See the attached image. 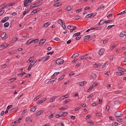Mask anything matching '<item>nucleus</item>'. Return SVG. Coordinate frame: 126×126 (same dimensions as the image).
<instances>
[{
    "label": "nucleus",
    "mask_w": 126,
    "mask_h": 126,
    "mask_svg": "<svg viewBox=\"0 0 126 126\" xmlns=\"http://www.w3.org/2000/svg\"><path fill=\"white\" fill-rule=\"evenodd\" d=\"M34 57H31L28 60V61L31 62L32 60H33Z\"/></svg>",
    "instance_id": "7c9ffc66"
},
{
    "label": "nucleus",
    "mask_w": 126,
    "mask_h": 126,
    "mask_svg": "<svg viewBox=\"0 0 126 126\" xmlns=\"http://www.w3.org/2000/svg\"><path fill=\"white\" fill-rule=\"evenodd\" d=\"M75 27H76L74 26L73 25H69L67 26V28L68 29H70V28H74Z\"/></svg>",
    "instance_id": "aec40b11"
},
{
    "label": "nucleus",
    "mask_w": 126,
    "mask_h": 126,
    "mask_svg": "<svg viewBox=\"0 0 126 126\" xmlns=\"http://www.w3.org/2000/svg\"><path fill=\"white\" fill-rule=\"evenodd\" d=\"M56 63L57 64L60 65V59H59L57 60L56 61Z\"/></svg>",
    "instance_id": "cd10ccee"
},
{
    "label": "nucleus",
    "mask_w": 126,
    "mask_h": 126,
    "mask_svg": "<svg viewBox=\"0 0 126 126\" xmlns=\"http://www.w3.org/2000/svg\"><path fill=\"white\" fill-rule=\"evenodd\" d=\"M15 4V2H13L11 3H10L8 4V6L9 7L11 6H12V5Z\"/></svg>",
    "instance_id": "58836bf2"
},
{
    "label": "nucleus",
    "mask_w": 126,
    "mask_h": 126,
    "mask_svg": "<svg viewBox=\"0 0 126 126\" xmlns=\"http://www.w3.org/2000/svg\"><path fill=\"white\" fill-rule=\"evenodd\" d=\"M104 21V20L103 19H102L101 20H100V22L99 23L98 25L99 26H100L101 25H102L103 24V22H102V21Z\"/></svg>",
    "instance_id": "412c9836"
},
{
    "label": "nucleus",
    "mask_w": 126,
    "mask_h": 126,
    "mask_svg": "<svg viewBox=\"0 0 126 126\" xmlns=\"http://www.w3.org/2000/svg\"><path fill=\"white\" fill-rule=\"evenodd\" d=\"M62 114H63V115H62L63 116H65L67 115L68 113L67 112H63V113Z\"/></svg>",
    "instance_id": "a18cd8bd"
},
{
    "label": "nucleus",
    "mask_w": 126,
    "mask_h": 126,
    "mask_svg": "<svg viewBox=\"0 0 126 126\" xmlns=\"http://www.w3.org/2000/svg\"><path fill=\"white\" fill-rule=\"evenodd\" d=\"M32 42H33L34 43H35L36 42H38L39 41V39H36L35 40H32Z\"/></svg>",
    "instance_id": "e433bc0d"
},
{
    "label": "nucleus",
    "mask_w": 126,
    "mask_h": 126,
    "mask_svg": "<svg viewBox=\"0 0 126 126\" xmlns=\"http://www.w3.org/2000/svg\"><path fill=\"white\" fill-rule=\"evenodd\" d=\"M91 77L93 79H96V75L95 74L93 73L92 74Z\"/></svg>",
    "instance_id": "dca6fc26"
},
{
    "label": "nucleus",
    "mask_w": 126,
    "mask_h": 126,
    "mask_svg": "<svg viewBox=\"0 0 126 126\" xmlns=\"http://www.w3.org/2000/svg\"><path fill=\"white\" fill-rule=\"evenodd\" d=\"M93 87L91 86L87 90V91L88 92H89L93 88Z\"/></svg>",
    "instance_id": "37998d69"
},
{
    "label": "nucleus",
    "mask_w": 126,
    "mask_h": 126,
    "mask_svg": "<svg viewBox=\"0 0 126 126\" xmlns=\"http://www.w3.org/2000/svg\"><path fill=\"white\" fill-rule=\"evenodd\" d=\"M108 40L107 39L104 40L103 41V43L105 44L108 41Z\"/></svg>",
    "instance_id": "e2e57ef3"
},
{
    "label": "nucleus",
    "mask_w": 126,
    "mask_h": 126,
    "mask_svg": "<svg viewBox=\"0 0 126 126\" xmlns=\"http://www.w3.org/2000/svg\"><path fill=\"white\" fill-rule=\"evenodd\" d=\"M80 32H78L74 34L73 35V37H75L79 36L80 35Z\"/></svg>",
    "instance_id": "b1692460"
},
{
    "label": "nucleus",
    "mask_w": 126,
    "mask_h": 126,
    "mask_svg": "<svg viewBox=\"0 0 126 126\" xmlns=\"http://www.w3.org/2000/svg\"><path fill=\"white\" fill-rule=\"evenodd\" d=\"M36 106L33 107V108H31V112H33L34 111L36 108Z\"/></svg>",
    "instance_id": "6ab92c4d"
},
{
    "label": "nucleus",
    "mask_w": 126,
    "mask_h": 126,
    "mask_svg": "<svg viewBox=\"0 0 126 126\" xmlns=\"http://www.w3.org/2000/svg\"><path fill=\"white\" fill-rule=\"evenodd\" d=\"M124 35H126V34H123V33H122V32L120 34V36L121 37H123Z\"/></svg>",
    "instance_id": "13d9d810"
},
{
    "label": "nucleus",
    "mask_w": 126,
    "mask_h": 126,
    "mask_svg": "<svg viewBox=\"0 0 126 126\" xmlns=\"http://www.w3.org/2000/svg\"><path fill=\"white\" fill-rule=\"evenodd\" d=\"M9 18L8 16L6 17L3 18L2 20L1 21V22L2 23H4L7 21Z\"/></svg>",
    "instance_id": "0eeeda50"
},
{
    "label": "nucleus",
    "mask_w": 126,
    "mask_h": 126,
    "mask_svg": "<svg viewBox=\"0 0 126 126\" xmlns=\"http://www.w3.org/2000/svg\"><path fill=\"white\" fill-rule=\"evenodd\" d=\"M18 39V38L17 37H15L12 40L13 42H13H15L16 41H17Z\"/></svg>",
    "instance_id": "a19ab883"
},
{
    "label": "nucleus",
    "mask_w": 126,
    "mask_h": 126,
    "mask_svg": "<svg viewBox=\"0 0 126 126\" xmlns=\"http://www.w3.org/2000/svg\"><path fill=\"white\" fill-rule=\"evenodd\" d=\"M39 9H34V10L32 12L33 13H35L37 12V10Z\"/></svg>",
    "instance_id": "4d7b16f0"
},
{
    "label": "nucleus",
    "mask_w": 126,
    "mask_h": 126,
    "mask_svg": "<svg viewBox=\"0 0 126 126\" xmlns=\"http://www.w3.org/2000/svg\"><path fill=\"white\" fill-rule=\"evenodd\" d=\"M81 64V63H77V64L76 66H75V67H76V68H77Z\"/></svg>",
    "instance_id": "8fccbe9b"
},
{
    "label": "nucleus",
    "mask_w": 126,
    "mask_h": 126,
    "mask_svg": "<svg viewBox=\"0 0 126 126\" xmlns=\"http://www.w3.org/2000/svg\"><path fill=\"white\" fill-rule=\"evenodd\" d=\"M114 115L115 116L116 118L122 116L123 115L121 113L120 111H118L115 112Z\"/></svg>",
    "instance_id": "f03ea898"
},
{
    "label": "nucleus",
    "mask_w": 126,
    "mask_h": 126,
    "mask_svg": "<svg viewBox=\"0 0 126 126\" xmlns=\"http://www.w3.org/2000/svg\"><path fill=\"white\" fill-rule=\"evenodd\" d=\"M36 63V61H33L30 64L29 67L27 70L28 71L30 70L31 69V67L33 66Z\"/></svg>",
    "instance_id": "7ed1b4c3"
},
{
    "label": "nucleus",
    "mask_w": 126,
    "mask_h": 126,
    "mask_svg": "<svg viewBox=\"0 0 126 126\" xmlns=\"http://www.w3.org/2000/svg\"><path fill=\"white\" fill-rule=\"evenodd\" d=\"M119 102L118 101H116L114 102V105H117V104L119 103Z\"/></svg>",
    "instance_id": "680f3d73"
},
{
    "label": "nucleus",
    "mask_w": 126,
    "mask_h": 126,
    "mask_svg": "<svg viewBox=\"0 0 126 126\" xmlns=\"http://www.w3.org/2000/svg\"><path fill=\"white\" fill-rule=\"evenodd\" d=\"M16 78H14L12 79H9V80L8 81H9V82H10L9 81H10V82H12L16 80Z\"/></svg>",
    "instance_id": "a878e982"
},
{
    "label": "nucleus",
    "mask_w": 126,
    "mask_h": 126,
    "mask_svg": "<svg viewBox=\"0 0 126 126\" xmlns=\"http://www.w3.org/2000/svg\"><path fill=\"white\" fill-rule=\"evenodd\" d=\"M79 54L77 53H75L73 54L74 56V58H75L77 57H78L79 56Z\"/></svg>",
    "instance_id": "c756f323"
},
{
    "label": "nucleus",
    "mask_w": 126,
    "mask_h": 126,
    "mask_svg": "<svg viewBox=\"0 0 126 126\" xmlns=\"http://www.w3.org/2000/svg\"><path fill=\"white\" fill-rule=\"evenodd\" d=\"M74 73H73V72H70V73L69 74V76H71L73 75H74Z\"/></svg>",
    "instance_id": "0e129e2a"
},
{
    "label": "nucleus",
    "mask_w": 126,
    "mask_h": 126,
    "mask_svg": "<svg viewBox=\"0 0 126 126\" xmlns=\"http://www.w3.org/2000/svg\"><path fill=\"white\" fill-rule=\"evenodd\" d=\"M116 73L117 74V75H122L124 74V73H122L120 72H117Z\"/></svg>",
    "instance_id": "09e8293b"
},
{
    "label": "nucleus",
    "mask_w": 126,
    "mask_h": 126,
    "mask_svg": "<svg viewBox=\"0 0 126 126\" xmlns=\"http://www.w3.org/2000/svg\"><path fill=\"white\" fill-rule=\"evenodd\" d=\"M53 114H51V115H49L48 116V117L49 119H50L52 118H53Z\"/></svg>",
    "instance_id": "052dcab7"
},
{
    "label": "nucleus",
    "mask_w": 126,
    "mask_h": 126,
    "mask_svg": "<svg viewBox=\"0 0 126 126\" xmlns=\"http://www.w3.org/2000/svg\"><path fill=\"white\" fill-rule=\"evenodd\" d=\"M29 10H27V11H25L23 13V16H24V15H25V14H26L28 13L29 12Z\"/></svg>",
    "instance_id": "c9c22d12"
},
{
    "label": "nucleus",
    "mask_w": 126,
    "mask_h": 126,
    "mask_svg": "<svg viewBox=\"0 0 126 126\" xmlns=\"http://www.w3.org/2000/svg\"><path fill=\"white\" fill-rule=\"evenodd\" d=\"M98 105V103H93L92 104V105L93 106H95L96 105Z\"/></svg>",
    "instance_id": "5fc2aeb1"
},
{
    "label": "nucleus",
    "mask_w": 126,
    "mask_h": 126,
    "mask_svg": "<svg viewBox=\"0 0 126 126\" xmlns=\"http://www.w3.org/2000/svg\"><path fill=\"white\" fill-rule=\"evenodd\" d=\"M118 123L114 122H113L112 124V126H116L118 125Z\"/></svg>",
    "instance_id": "393cba45"
},
{
    "label": "nucleus",
    "mask_w": 126,
    "mask_h": 126,
    "mask_svg": "<svg viewBox=\"0 0 126 126\" xmlns=\"http://www.w3.org/2000/svg\"><path fill=\"white\" fill-rule=\"evenodd\" d=\"M44 112V110H41L40 111L37 112L36 114L37 116H39L42 114Z\"/></svg>",
    "instance_id": "9d476101"
},
{
    "label": "nucleus",
    "mask_w": 126,
    "mask_h": 126,
    "mask_svg": "<svg viewBox=\"0 0 126 126\" xmlns=\"http://www.w3.org/2000/svg\"><path fill=\"white\" fill-rule=\"evenodd\" d=\"M55 99L54 97L53 96L52 97L51 99L50 100V102H53L54 100Z\"/></svg>",
    "instance_id": "79ce46f5"
},
{
    "label": "nucleus",
    "mask_w": 126,
    "mask_h": 126,
    "mask_svg": "<svg viewBox=\"0 0 126 126\" xmlns=\"http://www.w3.org/2000/svg\"><path fill=\"white\" fill-rule=\"evenodd\" d=\"M110 107L109 106H107L106 107L105 109L107 110H109V109Z\"/></svg>",
    "instance_id": "338daca9"
},
{
    "label": "nucleus",
    "mask_w": 126,
    "mask_h": 126,
    "mask_svg": "<svg viewBox=\"0 0 126 126\" xmlns=\"http://www.w3.org/2000/svg\"><path fill=\"white\" fill-rule=\"evenodd\" d=\"M32 0H25L24 2V6L25 7L28 6L32 2Z\"/></svg>",
    "instance_id": "f257e3e1"
},
{
    "label": "nucleus",
    "mask_w": 126,
    "mask_h": 126,
    "mask_svg": "<svg viewBox=\"0 0 126 126\" xmlns=\"http://www.w3.org/2000/svg\"><path fill=\"white\" fill-rule=\"evenodd\" d=\"M64 76L65 75H63L62 76H61V77L59 78L58 79L59 80H63L64 79Z\"/></svg>",
    "instance_id": "72a5a7b5"
},
{
    "label": "nucleus",
    "mask_w": 126,
    "mask_h": 126,
    "mask_svg": "<svg viewBox=\"0 0 126 126\" xmlns=\"http://www.w3.org/2000/svg\"><path fill=\"white\" fill-rule=\"evenodd\" d=\"M25 74L26 73L25 72H24L18 74H17V75L18 76H22Z\"/></svg>",
    "instance_id": "bb28decb"
},
{
    "label": "nucleus",
    "mask_w": 126,
    "mask_h": 126,
    "mask_svg": "<svg viewBox=\"0 0 126 126\" xmlns=\"http://www.w3.org/2000/svg\"><path fill=\"white\" fill-rule=\"evenodd\" d=\"M32 43V41H31V39L28 40L26 42V44L27 45H29L30 44Z\"/></svg>",
    "instance_id": "a211bd4d"
},
{
    "label": "nucleus",
    "mask_w": 126,
    "mask_h": 126,
    "mask_svg": "<svg viewBox=\"0 0 126 126\" xmlns=\"http://www.w3.org/2000/svg\"><path fill=\"white\" fill-rule=\"evenodd\" d=\"M126 13V10H125V11H124L123 12H121L120 13H119L118 15H121V14H124V13Z\"/></svg>",
    "instance_id": "de8ad7c7"
},
{
    "label": "nucleus",
    "mask_w": 126,
    "mask_h": 126,
    "mask_svg": "<svg viewBox=\"0 0 126 126\" xmlns=\"http://www.w3.org/2000/svg\"><path fill=\"white\" fill-rule=\"evenodd\" d=\"M62 5L61 3L57 2L54 4V6L55 7H58Z\"/></svg>",
    "instance_id": "ddd939ff"
},
{
    "label": "nucleus",
    "mask_w": 126,
    "mask_h": 126,
    "mask_svg": "<svg viewBox=\"0 0 126 126\" xmlns=\"http://www.w3.org/2000/svg\"><path fill=\"white\" fill-rule=\"evenodd\" d=\"M93 13L88 14L85 17L86 18H88L91 17L92 16Z\"/></svg>",
    "instance_id": "f3484780"
},
{
    "label": "nucleus",
    "mask_w": 126,
    "mask_h": 126,
    "mask_svg": "<svg viewBox=\"0 0 126 126\" xmlns=\"http://www.w3.org/2000/svg\"><path fill=\"white\" fill-rule=\"evenodd\" d=\"M33 5H34L35 6V7H38L39 6V5L38 4V2L34 3L33 4Z\"/></svg>",
    "instance_id": "bf43d9fd"
},
{
    "label": "nucleus",
    "mask_w": 126,
    "mask_h": 126,
    "mask_svg": "<svg viewBox=\"0 0 126 126\" xmlns=\"http://www.w3.org/2000/svg\"><path fill=\"white\" fill-rule=\"evenodd\" d=\"M54 79L53 80H51V79H50V80L48 81V83H51L52 82H54L55 80V79Z\"/></svg>",
    "instance_id": "4c0bfd02"
},
{
    "label": "nucleus",
    "mask_w": 126,
    "mask_h": 126,
    "mask_svg": "<svg viewBox=\"0 0 126 126\" xmlns=\"http://www.w3.org/2000/svg\"><path fill=\"white\" fill-rule=\"evenodd\" d=\"M76 29V27H75L74 28H70V29H68L70 30V32H72L73 31L75 30Z\"/></svg>",
    "instance_id": "f704fd0d"
},
{
    "label": "nucleus",
    "mask_w": 126,
    "mask_h": 126,
    "mask_svg": "<svg viewBox=\"0 0 126 126\" xmlns=\"http://www.w3.org/2000/svg\"><path fill=\"white\" fill-rule=\"evenodd\" d=\"M90 38V35L85 36L84 39V41H88V40Z\"/></svg>",
    "instance_id": "6e6552de"
},
{
    "label": "nucleus",
    "mask_w": 126,
    "mask_h": 126,
    "mask_svg": "<svg viewBox=\"0 0 126 126\" xmlns=\"http://www.w3.org/2000/svg\"><path fill=\"white\" fill-rule=\"evenodd\" d=\"M66 10L69 11L71 10V8L70 6H68L66 8Z\"/></svg>",
    "instance_id": "473e14b6"
},
{
    "label": "nucleus",
    "mask_w": 126,
    "mask_h": 126,
    "mask_svg": "<svg viewBox=\"0 0 126 126\" xmlns=\"http://www.w3.org/2000/svg\"><path fill=\"white\" fill-rule=\"evenodd\" d=\"M18 109V108L16 107L15 108H13L11 110L10 112H12L14 111H16Z\"/></svg>",
    "instance_id": "2eb2a0df"
},
{
    "label": "nucleus",
    "mask_w": 126,
    "mask_h": 126,
    "mask_svg": "<svg viewBox=\"0 0 126 126\" xmlns=\"http://www.w3.org/2000/svg\"><path fill=\"white\" fill-rule=\"evenodd\" d=\"M9 25V23L8 22H6L4 24V26L5 27H7Z\"/></svg>",
    "instance_id": "ea45409f"
},
{
    "label": "nucleus",
    "mask_w": 126,
    "mask_h": 126,
    "mask_svg": "<svg viewBox=\"0 0 126 126\" xmlns=\"http://www.w3.org/2000/svg\"><path fill=\"white\" fill-rule=\"evenodd\" d=\"M49 25V24L48 23H45L44 25H43V28L45 27H47L48 25Z\"/></svg>",
    "instance_id": "c85d7f7f"
},
{
    "label": "nucleus",
    "mask_w": 126,
    "mask_h": 126,
    "mask_svg": "<svg viewBox=\"0 0 126 126\" xmlns=\"http://www.w3.org/2000/svg\"><path fill=\"white\" fill-rule=\"evenodd\" d=\"M81 38V36H77V37L76 38V40H79L80 38Z\"/></svg>",
    "instance_id": "3c124183"
},
{
    "label": "nucleus",
    "mask_w": 126,
    "mask_h": 126,
    "mask_svg": "<svg viewBox=\"0 0 126 126\" xmlns=\"http://www.w3.org/2000/svg\"><path fill=\"white\" fill-rule=\"evenodd\" d=\"M46 41V40L45 39H42L39 42V45L40 46H42L43 45V44Z\"/></svg>",
    "instance_id": "423d86ee"
},
{
    "label": "nucleus",
    "mask_w": 126,
    "mask_h": 126,
    "mask_svg": "<svg viewBox=\"0 0 126 126\" xmlns=\"http://www.w3.org/2000/svg\"><path fill=\"white\" fill-rule=\"evenodd\" d=\"M93 95L92 94H90L89 96H88L87 98H88L92 97L93 96Z\"/></svg>",
    "instance_id": "603ef678"
},
{
    "label": "nucleus",
    "mask_w": 126,
    "mask_h": 126,
    "mask_svg": "<svg viewBox=\"0 0 126 126\" xmlns=\"http://www.w3.org/2000/svg\"><path fill=\"white\" fill-rule=\"evenodd\" d=\"M116 119H117V120L118 122L121 123L122 122V119L120 118H116Z\"/></svg>",
    "instance_id": "4be33fe9"
},
{
    "label": "nucleus",
    "mask_w": 126,
    "mask_h": 126,
    "mask_svg": "<svg viewBox=\"0 0 126 126\" xmlns=\"http://www.w3.org/2000/svg\"><path fill=\"white\" fill-rule=\"evenodd\" d=\"M118 69L120 71L122 72H125L126 71V70L123 69L120 67H119L118 68Z\"/></svg>",
    "instance_id": "f8f14e48"
},
{
    "label": "nucleus",
    "mask_w": 126,
    "mask_h": 126,
    "mask_svg": "<svg viewBox=\"0 0 126 126\" xmlns=\"http://www.w3.org/2000/svg\"><path fill=\"white\" fill-rule=\"evenodd\" d=\"M8 44H4L3 45H0V50H2L5 48L6 47L8 46Z\"/></svg>",
    "instance_id": "20e7f679"
},
{
    "label": "nucleus",
    "mask_w": 126,
    "mask_h": 126,
    "mask_svg": "<svg viewBox=\"0 0 126 126\" xmlns=\"http://www.w3.org/2000/svg\"><path fill=\"white\" fill-rule=\"evenodd\" d=\"M55 40L59 41L60 40V39L58 37H56L54 39Z\"/></svg>",
    "instance_id": "69168bd1"
},
{
    "label": "nucleus",
    "mask_w": 126,
    "mask_h": 126,
    "mask_svg": "<svg viewBox=\"0 0 126 126\" xmlns=\"http://www.w3.org/2000/svg\"><path fill=\"white\" fill-rule=\"evenodd\" d=\"M101 65V64H100L99 63H97L94 64V66L96 68H97L100 65Z\"/></svg>",
    "instance_id": "9b49d317"
},
{
    "label": "nucleus",
    "mask_w": 126,
    "mask_h": 126,
    "mask_svg": "<svg viewBox=\"0 0 126 126\" xmlns=\"http://www.w3.org/2000/svg\"><path fill=\"white\" fill-rule=\"evenodd\" d=\"M70 100L69 99H66L65 101L64 102V104H66Z\"/></svg>",
    "instance_id": "49530a36"
},
{
    "label": "nucleus",
    "mask_w": 126,
    "mask_h": 126,
    "mask_svg": "<svg viewBox=\"0 0 126 126\" xmlns=\"http://www.w3.org/2000/svg\"><path fill=\"white\" fill-rule=\"evenodd\" d=\"M105 51V50L103 48L100 49L99 51L98 54L99 55H101L103 54Z\"/></svg>",
    "instance_id": "39448f33"
},
{
    "label": "nucleus",
    "mask_w": 126,
    "mask_h": 126,
    "mask_svg": "<svg viewBox=\"0 0 126 126\" xmlns=\"http://www.w3.org/2000/svg\"><path fill=\"white\" fill-rule=\"evenodd\" d=\"M59 73V72L55 73L54 74L52 75L51 77L52 78L53 77H54L55 76L57 75Z\"/></svg>",
    "instance_id": "2f4dec72"
},
{
    "label": "nucleus",
    "mask_w": 126,
    "mask_h": 126,
    "mask_svg": "<svg viewBox=\"0 0 126 126\" xmlns=\"http://www.w3.org/2000/svg\"><path fill=\"white\" fill-rule=\"evenodd\" d=\"M42 96L41 95H40L36 97L34 99V101H36L38 99H39L40 97H41Z\"/></svg>",
    "instance_id": "5701e85b"
},
{
    "label": "nucleus",
    "mask_w": 126,
    "mask_h": 126,
    "mask_svg": "<svg viewBox=\"0 0 126 126\" xmlns=\"http://www.w3.org/2000/svg\"><path fill=\"white\" fill-rule=\"evenodd\" d=\"M4 12V10L0 11V16L2 15Z\"/></svg>",
    "instance_id": "864d4df0"
},
{
    "label": "nucleus",
    "mask_w": 126,
    "mask_h": 126,
    "mask_svg": "<svg viewBox=\"0 0 126 126\" xmlns=\"http://www.w3.org/2000/svg\"><path fill=\"white\" fill-rule=\"evenodd\" d=\"M49 57V56H47L43 57L42 58V61L43 62L46 61L48 60Z\"/></svg>",
    "instance_id": "1a4fd4ad"
},
{
    "label": "nucleus",
    "mask_w": 126,
    "mask_h": 126,
    "mask_svg": "<svg viewBox=\"0 0 126 126\" xmlns=\"http://www.w3.org/2000/svg\"><path fill=\"white\" fill-rule=\"evenodd\" d=\"M102 114L101 113H96V115L97 116H101V115Z\"/></svg>",
    "instance_id": "6e6d98bb"
},
{
    "label": "nucleus",
    "mask_w": 126,
    "mask_h": 126,
    "mask_svg": "<svg viewBox=\"0 0 126 126\" xmlns=\"http://www.w3.org/2000/svg\"><path fill=\"white\" fill-rule=\"evenodd\" d=\"M64 96H61L60 98V99H59V100H63L64 99Z\"/></svg>",
    "instance_id": "774afa93"
},
{
    "label": "nucleus",
    "mask_w": 126,
    "mask_h": 126,
    "mask_svg": "<svg viewBox=\"0 0 126 126\" xmlns=\"http://www.w3.org/2000/svg\"><path fill=\"white\" fill-rule=\"evenodd\" d=\"M13 106V105H9L7 107V110H9V109L11 108Z\"/></svg>",
    "instance_id": "c03bdc74"
},
{
    "label": "nucleus",
    "mask_w": 126,
    "mask_h": 126,
    "mask_svg": "<svg viewBox=\"0 0 126 126\" xmlns=\"http://www.w3.org/2000/svg\"><path fill=\"white\" fill-rule=\"evenodd\" d=\"M6 36V33L5 32H3L0 35V37L1 38H3Z\"/></svg>",
    "instance_id": "4468645a"
}]
</instances>
